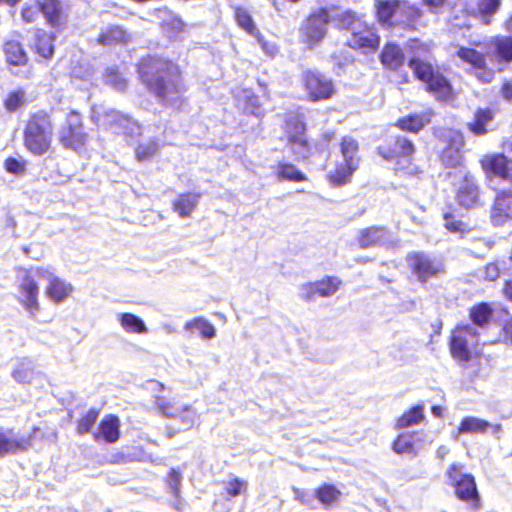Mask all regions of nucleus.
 <instances>
[{
	"instance_id": "1",
	"label": "nucleus",
	"mask_w": 512,
	"mask_h": 512,
	"mask_svg": "<svg viewBox=\"0 0 512 512\" xmlns=\"http://www.w3.org/2000/svg\"><path fill=\"white\" fill-rule=\"evenodd\" d=\"M139 82L163 107L181 111L187 103L180 66L168 58L146 55L136 64Z\"/></svg>"
},
{
	"instance_id": "2",
	"label": "nucleus",
	"mask_w": 512,
	"mask_h": 512,
	"mask_svg": "<svg viewBox=\"0 0 512 512\" xmlns=\"http://www.w3.org/2000/svg\"><path fill=\"white\" fill-rule=\"evenodd\" d=\"M376 141L375 153L384 162L392 164L395 176L407 178L421 173V169L415 161L417 148L410 138L385 130L377 137Z\"/></svg>"
},
{
	"instance_id": "3",
	"label": "nucleus",
	"mask_w": 512,
	"mask_h": 512,
	"mask_svg": "<svg viewBox=\"0 0 512 512\" xmlns=\"http://www.w3.org/2000/svg\"><path fill=\"white\" fill-rule=\"evenodd\" d=\"M55 122L46 110L31 112L22 129V145L33 157H43L54 151Z\"/></svg>"
},
{
	"instance_id": "4",
	"label": "nucleus",
	"mask_w": 512,
	"mask_h": 512,
	"mask_svg": "<svg viewBox=\"0 0 512 512\" xmlns=\"http://www.w3.org/2000/svg\"><path fill=\"white\" fill-rule=\"evenodd\" d=\"M414 78L424 85V90L439 102H450L456 98L451 80L441 68L418 56H412L407 62Z\"/></svg>"
},
{
	"instance_id": "5",
	"label": "nucleus",
	"mask_w": 512,
	"mask_h": 512,
	"mask_svg": "<svg viewBox=\"0 0 512 512\" xmlns=\"http://www.w3.org/2000/svg\"><path fill=\"white\" fill-rule=\"evenodd\" d=\"M17 302L28 312V314L37 320V313L41 309L39 301L40 288L36 276H46L48 269L42 266L35 267H15Z\"/></svg>"
},
{
	"instance_id": "6",
	"label": "nucleus",
	"mask_w": 512,
	"mask_h": 512,
	"mask_svg": "<svg viewBox=\"0 0 512 512\" xmlns=\"http://www.w3.org/2000/svg\"><path fill=\"white\" fill-rule=\"evenodd\" d=\"M341 161H336L333 170L327 175L326 179L333 187H341L349 184L354 172L358 169L360 163L359 143L350 136H345L340 142Z\"/></svg>"
},
{
	"instance_id": "7",
	"label": "nucleus",
	"mask_w": 512,
	"mask_h": 512,
	"mask_svg": "<svg viewBox=\"0 0 512 512\" xmlns=\"http://www.w3.org/2000/svg\"><path fill=\"white\" fill-rule=\"evenodd\" d=\"M479 333L470 324H459L449 337L448 346L451 357L461 364H467L474 358H479L478 347Z\"/></svg>"
},
{
	"instance_id": "8",
	"label": "nucleus",
	"mask_w": 512,
	"mask_h": 512,
	"mask_svg": "<svg viewBox=\"0 0 512 512\" xmlns=\"http://www.w3.org/2000/svg\"><path fill=\"white\" fill-rule=\"evenodd\" d=\"M88 140L83 114L75 109L69 110L58 132L60 146L65 150L79 152L86 147Z\"/></svg>"
},
{
	"instance_id": "9",
	"label": "nucleus",
	"mask_w": 512,
	"mask_h": 512,
	"mask_svg": "<svg viewBox=\"0 0 512 512\" xmlns=\"http://www.w3.org/2000/svg\"><path fill=\"white\" fill-rule=\"evenodd\" d=\"M462 466L458 463L449 465L445 476L453 487L455 496L462 502L470 505L473 510L481 508V496L475 478L470 473H461Z\"/></svg>"
},
{
	"instance_id": "10",
	"label": "nucleus",
	"mask_w": 512,
	"mask_h": 512,
	"mask_svg": "<svg viewBox=\"0 0 512 512\" xmlns=\"http://www.w3.org/2000/svg\"><path fill=\"white\" fill-rule=\"evenodd\" d=\"M301 85L306 100L312 103L331 100L337 93L334 80L316 69H306L302 72Z\"/></svg>"
},
{
	"instance_id": "11",
	"label": "nucleus",
	"mask_w": 512,
	"mask_h": 512,
	"mask_svg": "<svg viewBox=\"0 0 512 512\" xmlns=\"http://www.w3.org/2000/svg\"><path fill=\"white\" fill-rule=\"evenodd\" d=\"M329 22L330 13L327 7H319L311 11L299 28L301 41L309 47L318 45L327 34Z\"/></svg>"
},
{
	"instance_id": "12",
	"label": "nucleus",
	"mask_w": 512,
	"mask_h": 512,
	"mask_svg": "<svg viewBox=\"0 0 512 512\" xmlns=\"http://www.w3.org/2000/svg\"><path fill=\"white\" fill-rule=\"evenodd\" d=\"M407 266L421 284L440 277L445 272V266L440 259L431 257L425 252L413 251L406 256Z\"/></svg>"
},
{
	"instance_id": "13",
	"label": "nucleus",
	"mask_w": 512,
	"mask_h": 512,
	"mask_svg": "<svg viewBox=\"0 0 512 512\" xmlns=\"http://www.w3.org/2000/svg\"><path fill=\"white\" fill-rule=\"evenodd\" d=\"M479 165L487 180H498L512 186V158L505 153L484 154L479 159Z\"/></svg>"
},
{
	"instance_id": "14",
	"label": "nucleus",
	"mask_w": 512,
	"mask_h": 512,
	"mask_svg": "<svg viewBox=\"0 0 512 512\" xmlns=\"http://www.w3.org/2000/svg\"><path fill=\"white\" fill-rule=\"evenodd\" d=\"M39 432L40 427L33 426L27 435L16 437L13 428L7 430L0 428V457L28 451L33 446Z\"/></svg>"
},
{
	"instance_id": "15",
	"label": "nucleus",
	"mask_w": 512,
	"mask_h": 512,
	"mask_svg": "<svg viewBox=\"0 0 512 512\" xmlns=\"http://www.w3.org/2000/svg\"><path fill=\"white\" fill-rule=\"evenodd\" d=\"M456 56L476 71L475 76L481 83H490L494 79L495 73L488 67L484 53L471 47L460 46L456 51Z\"/></svg>"
},
{
	"instance_id": "16",
	"label": "nucleus",
	"mask_w": 512,
	"mask_h": 512,
	"mask_svg": "<svg viewBox=\"0 0 512 512\" xmlns=\"http://www.w3.org/2000/svg\"><path fill=\"white\" fill-rule=\"evenodd\" d=\"M481 186L476 177L469 171L464 173L455 192L456 203L465 209H473L482 204Z\"/></svg>"
},
{
	"instance_id": "17",
	"label": "nucleus",
	"mask_w": 512,
	"mask_h": 512,
	"mask_svg": "<svg viewBox=\"0 0 512 512\" xmlns=\"http://www.w3.org/2000/svg\"><path fill=\"white\" fill-rule=\"evenodd\" d=\"M490 221L495 227H503L512 221V189H498L490 207Z\"/></svg>"
},
{
	"instance_id": "18",
	"label": "nucleus",
	"mask_w": 512,
	"mask_h": 512,
	"mask_svg": "<svg viewBox=\"0 0 512 512\" xmlns=\"http://www.w3.org/2000/svg\"><path fill=\"white\" fill-rule=\"evenodd\" d=\"M464 137L460 131L449 129V144L440 153V161L446 168H461L465 166L462 152Z\"/></svg>"
},
{
	"instance_id": "19",
	"label": "nucleus",
	"mask_w": 512,
	"mask_h": 512,
	"mask_svg": "<svg viewBox=\"0 0 512 512\" xmlns=\"http://www.w3.org/2000/svg\"><path fill=\"white\" fill-rule=\"evenodd\" d=\"M1 48L9 67H23L29 63V55L22 42L20 32L14 31L9 38L3 41Z\"/></svg>"
},
{
	"instance_id": "20",
	"label": "nucleus",
	"mask_w": 512,
	"mask_h": 512,
	"mask_svg": "<svg viewBox=\"0 0 512 512\" xmlns=\"http://www.w3.org/2000/svg\"><path fill=\"white\" fill-rule=\"evenodd\" d=\"M284 133L287 144L291 148L309 150V141L306 136L307 126L300 114H292L284 120Z\"/></svg>"
},
{
	"instance_id": "21",
	"label": "nucleus",
	"mask_w": 512,
	"mask_h": 512,
	"mask_svg": "<svg viewBox=\"0 0 512 512\" xmlns=\"http://www.w3.org/2000/svg\"><path fill=\"white\" fill-rule=\"evenodd\" d=\"M342 286V280L337 276H325L314 282L302 285V299L309 302L317 296L327 298L334 295Z\"/></svg>"
},
{
	"instance_id": "22",
	"label": "nucleus",
	"mask_w": 512,
	"mask_h": 512,
	"mask_svg": "<svg viewBox=\"0 0 512 512\" xmlns=\"http://www.w3.org/2000/svg\"><path fill=\"white\" fill-rule=\"evenodd\" d=\"M380 41V36L372 26L360 23L358 29L352 31L347 45L354 50L373 52L379 48Z\"/></svg>"
},
{
	"instance_id": "23",
	"label": "nucleus",
	"mask_w": 512,
	"mask_h": 512,
	"mask_svg": "<svg viewBox=\"0 0 512 512\" xmlns=\"http://www.w3.org/2000/svg\"><path fill=\"white\" fill-rule=\"evenodd\" d=\"M131 41V35L122 25L111 24L101 29L94 42L103 47L126 46Z\"/></svg>"
},
{
	"instance_id": "24",
	"label": "nucleus",
	"mask_w": 512,
	"mask_h": 512,
	"mask_svg": "<svg viewBox=\"0 0 512 512\" xmlns=\"http://www.w3.org/2000/svg\"><path fill=\"white\" fill-rule=\"evenodd\" d=\"M55 41L56 35L54 33L38 28L34 33L31 50L39 61L48 62L55 54Z\"/></svg>"
},
{
	"instance_id": "25",
	"label": "nucleus",
	"mask_w": 512,
	"mask_h": 512,
	"mask_svg": "<svg viewBox=\"0 0 512 512\" xmlns=\"http://www.w3.org/2000/svg\"><path fill=\"white\" fill-rule=\"evenodd\" d=\"M120 420L114 414L105 415L99 422L98 428L92 433L96 442H105L112 444L120 439Z\"/></svg>"
},
{
	"instance_id": "26",
	"label": "nucleus",
	"mask_w": 512,
	"mask_h": 512,
	"mask_svg": "<svg viewBox=\"0 0 512 512\" xmlns=\"http://www.w3.org/2000/svg\"><path fill=\"white\" fill-rule=\"evenodd\" d=\"M432 114L433 112L430 110L420 113H409L399 117L394 122V126L402 132L418 134L431 123Z\"/></svg>"
},
{
	"instance_id": "27",
	"label": "nucleus",
	"mask_w": 512,
	"mask_h": 512,
	"mask_svg": "<svg viewBox=\"0 0 512 512\" xmlns=\"http://www.w3.org/2000/svg\"><path fill=\"white\" fill-rule=\"evenodd\" d=\"M40 9L49 27L57 31L65 27L66 15L59 0H40Z\"/></svg>"
},
{
	"instance_id": "28",
	"label": "nucleus",
	"mask_w": 512,
	"mask_h": 512,
	"mask_svg": "<svg viewBox=\"0 0 512 512\" xmlns=\"http://www.w3.org/2000/svg\"><path fill=\"white\" fill-rule=\"evenodd\" d=\"M154 405L156 409L165 416L180 417L185 423H194L195 411L190 405L177 406L176 403L161 397L155 399Z\"/></svg>"
},
{
	"instance_id": "29",
	"label": "nucleus",
	"mask_w": 512,
	"mask_h": 512,
	"mask_svg": "<svg viewBox=\"0 0 512 512\" xmlns=\"http://www.w3.org/2000/svg\"><path fill=\"white\" fill-rule=\"evenodd\" d=\"M494 118L495 110L493 108L478 107L466 127L474 136H483L489 132L488 126L493 122Z\"/></svg>"
},
{
	"instance_id": "30",
	"label": "nucleus",
	"mask_w": 512,
	"mask_h": 512,
	"mask_svg": "<svg viewBox=\"0 0 512 512\" xmlns=\"http://www.w3.org/2000/svg\"><path fill=\"white\" fill-rule=\"evenodd\" d=\"M379 60L386 70L397 71L405 63V54L399 44L387 42L382 48Z\"/></svg>"
},
{
	"instance_id": "31",
	"label": "nucleus",
	"mask_w": 512,
	"mask_h": 512,
	"mask_svg": "<svg viewBox=\"0 0 512 512\" xmlns=\"http://www.w3.org/2000/svg\"><path fill=\"white\" fill-rule=\"evenodd\" d=\"M43 277L48 280V285L45 289V294L54 303H61L72 293V285L57 277L49 270L48 274H46V276Z\"/></svg>"
},
{
	"instance_id": "32",
	"label": "nucleus",
	"mask_w": 512,
	"mask_h": 512,
	"mask_svg": "<svg viewBox=\"0 0 512 512\" xmlns=\"http://www.w3.org/2000/svg\"><path fill=\"white\" fill-rule=\"evenodd\" d=\"M492 59L498 64L512 63V36L497 35L491 38Z\"/></svg>"
},
{
	"instance_id": "33",
	"label": "nucleus",
	"mask_w": 512,
	"mask_h": 512,
	"mask_svg": "<svg viewBox=\"0 0 512 512\" xmlns=\"http://www.w3.org/2000/svg\"><path fill=\"white\" fill-rule=\"evenodd\" d=\"M200 197H201L200 193H194V192L180 193L172 201V210L175 213H177L179 217L188 218L192 215V213L196 209Z\"/></svg>"
},
{
	"instance_id": "34",
	"label": "nucleus",
	"mask_w": 512,
	"mask_h": 512,
	"mask_svg": "<svg viewBox=\"0 0 512 512\" xmlns=\"http://www.w3.org/2000/svg\"><path fill=\"white\" fill-rule=\"evenodd\" d=\"M502 0H476L471 15L484 25H490L500 10Z\"/></svg>"
},
{
	"instance_id": "35",
	"label": "nucleus",
	"mask_w": 512,
	"mask_h": 512,
	"mask_svg": "<svg viewBox=\"0 0 512 512\" xmlns=\"http://www.w3.org/2000/svg\"><path fill=\"white\" fill-rule=\"evenodd\" d=\"M403 2L400 0H376L375 16L377 21L386 26L393 25V18L400 10Z\"/></svg>"
},
{
	"instance_id": "36",
	"label": "nucleus",
	"mask_w": 512,
	"mask_h": 512,
	"mask_svg": "<svg viewBox=\"0 0 512 512\" xmlns=\"http://www.w3.org/2000/svg\"><path fill=\"white\" fill-rule=\"evenodd\" d=\"M494 316V308L488 302H479L469 308V319L477 327H487Z\"/></svg>"
},
{
	"instance_id": "37",
	"label": "nucleus",
	"mask_w": 512,
	"mask_h": 512,
	"mask_svg": "<svg viewBox=\"0 0 512 512\" xmlns=\"http://www.w3.org/2000/svg\"><path fill=\"white\" fill-rule=\"evenodd\" d=\"M385 236V227L369 226L359 230L356 240L359 247L367 249L379 245Z\"/></svg>"
},
{
	"instance_id": "38",
	"label": "nucleus",
	"mask_w": 512,
	"mask_h": 512,
	"mask_svg": "<svg viewBox=\"0 0 512 512\" xmlns=\"http://www.w3.org/2000/svg\"><path fill=\"white\" fill-rule=\"evenodd\" d=\"M314 496L323 507L331 508L339 502L342 493L334 484L322 483L315 488Z\"/></svg>"
},
{
	"instance_id": "39",
	"label": "nucleus",
	"mask_w": 512,
	"mask_h": 512,
	"mask_svg": "<svg viewBox=\"0 0 512 512\" xmlns=\"http://www.w3.org/2000/svg\"><path fill=\"white\" fill-rule=\"evenodd\" d=\"M232 9L234 21L241 30L251 36L258 34L259 29L248 9L239 5L233 6Z\"/></svg>"
},
{
	"instance_id": "40",
	"label": "nucleus",
	"mask_w": 512,
	"mask_h": 512,
	"mask_svg": "<svg viewBox=\"0 0 512 512\" xmlns=\"http://www.w3.org/2000/svg\"><path fill=\"white\" fill-rule=\"evenodd\" d=\"M424 418L425 415L423 405L416 404L397 418L395 427L397 429H403L413 425H418L424 420Z\"/></svg>"
},
{
	"instance_id": "41",
	"label": "nucleus",
	"mask_w": 512,
	"mask_h": 512,
	"mask_svg": "<svg viewBox=\"0 0 512 512\" xmlns=\"http://www.w3.org/2000/svg\"><path fill=\"white\" fill-rule=\"evenodd\" d=\"M27 103L26 92L19 87L7 93L3 99V107L9 113H14L23 108Z\"/></svg>"
},
{
	"instance_id": "42",
	"label": "nucleus",
	"mask_w": 512,
	"mask_h": 512,
	"mask_svg": "<svg viewBox=\"0 0 512 512\" xmlns=\"http://www.w3.org/2000/svg\"><path fill=\"white\" fill-rule=\"evenodd\" d=\"M119 322L121 327L130 334H144L147 332V327L144 321L137 315L129 312L121 313L119 315Z\"/></svg>"
},
{
	"instance_id": "43",
	"label": "nucleus",
	"mask_w": 512,
	"mask_h": 512,
	"mask_svg": "<svg viewBox=\"0 0 512 512\" xmlns=\"http://www.w3.org/2000/svg\"><path fill=\"white\" fill-rule=\"evenodd\" d=\"M489 427L490 423L488 421L474 416H467L460 421L457 432L458 434L485 433Z\"/></svg>"
},
{
	"instance_id": "44",
	"label": "nucleus",
	"mask_w": 512,
	"mask_h": 512,
	"mask_svg": "<svg viewBox=\"0 0 512 512\" xmlns=\"http://www.w3.org/2000/svg\"><path fill=\"white\" fill-rule=\"evenodd\" d=\"M159 26L163 33L170 39H174L183 32L185 23L180 17L169 11L167 17L159 23Z\"/></svg>"
},
{
	"instance_id": "45",
	"label": "nucleus",
	"mask_w": 512,
	"mask_h": 512,
	"mask_svg": "<svg viewBox=\"0 0 512 512\" xmlns=\"http://www.w3.org/2000/svg\"><path fill=\"white\" fill-rule=\"evenodd\" d=\"M276 177L280 181L303 182L306 176L292 163L280 162L277 165Z\"/></svg>"
},
{
	"instance_id": "46",
	"label": "nucleus",
	"mask_w": 512,
	"mask_h": 512,
	"mask_svg": "<svg viewBox=\"0 0 512 512\" xmlns=\"http://www.w3.org/2000/svg\"><path fill=\"white\" fill-rule=\"evenodd\" d=\"M415 433H401L392 443V449L397 454H412L416 455L417 450L414 441Z\"/></svg>"
},
{
	"instance_id": "47",
	"label": "nucleus",
	"mask_w": 512,
	"mask_h": 512,
	"mask_svg": "<svg viewBox=\"0 0 512 512\" xmlns=\"http://www.w3.org/2000/svg\"><path fill=\"white\" fill-rule=\"evenodd\" d=\"M100 414L98 408L92 407L87 412L82 414L75 424V431L78 435L82 436L89 432L95 425Z\"/></svg>"
},
{
	"instance_id": "48",
	"label": "nucleus",
	"mask_w": 512,
	"mask_h": 512,
	"mask_svg": "<svg viewBox=\"0 0 512 512\" xmlns=\"http://www.w3.org/2000/svg\"><path fill=\"white\" fill-rule=\"evenodd\" d=\"M185 329L190 331H198L202 338L212 339L216 335L215 327L202 317L193 318L185 324Z\"/></svg>"
},
{
	"instance_id": "49",
	"label": "nucleus",
	"mask_w": 512,
	"mask_h": 512,
	"mask_svg": "<svg viewBox=\"0 0 512 512\" xmlns=\"http://www.w3.org/2000/svg\"><path fill=\"white\" fill-rule=\"evenodd\" d=\"M444 227L450 233L464 235L471 231L468 223L456 218L452 212H446L443 215Z\"/></svg>"
},
{
	"instance_id": "50",
	"label": "nucleus",
	"mask_w": 512,
	"mask_h": 512,
	"mask_svg": "<svg viewBox=\"0 0 512 512\" xmlns=\"http://www.w3.org/2000/svg\"><path fill=\"white\" fill-rule=\"evenodd\" d=\"M105 83L113 89L124 92L127 88V80L123 77L122 73L116 67H110L104 74Z\"/></svg>"
},
{
	"instance_id": "51",
	"label": "nucleus",
	"mask_w": 512,
	"mask_h": 512,
	"mask_svg": "<svg viewBox=\"0 0 512 512\" xmlns=\"http://www.w3.org/2000/svg\"><path fill=\"white\" fill-rule=\"evenodd\" d=\"M159 151L157 141L150 140L147 143L139 144L135 149V157L139 162L151 160Z\"/></svg>"
},
{
	"instance_id": "52",
	"label": "nucleus",
	"mask_w": 512,
	"mask_h": 512,
	"mask_svg": "<svg viewBox=\"0 0 512 512\" xmlns=\"http://www.w3.org/2000/svg\"><path fill=\"white\" fill-rule=\"evenodd\" d=\"M39 13H41L40 0H37L33 3L25 4L21 9L20 15L24 23L32 24L37 21Z\"/></svg>"
},
{
	"instance_id": "53",
	"label": "nucleus",
	"mask_w": 512,
	"mask_h": 512,
	"mask_svg": "<svg viewBox=\"0 0 512 512\" xmlns=\"http://www.w3.org/2000/svg\"><path fill=\"white\" fill-rule=\"evenodd\" d=\"M27 161L22 158L7 157L3 162V167L7 173L13 175H22L26 171Z\"/></svg>"
},
{
	"instance_id": "54",
	"label": "nucleus",
	"mask_w": 512,
	"mask_h": 512,
	"mask_svg": "<svg viewBox=\"0 0 512 512\" xmlns=\"http://www.w3.org/2000/svg\"><path fill=\"white\" fill-rule=\"evenodd\" d=\"M247 491V482L238 477H232L228 480L225 492L230 498H235Z\"/></svg>"
},
{
	"instance_id": "55",
	"label": "nucleus",
	"mask_w": 512,
	"mask_h": 512,
	"mask_svg": "<svg viewBox=\"0 0 512 512\" xmlns=\"http://www.w3.org/2000/svg\"><path fill=\"white\" fill-rule=\"evenodd\" d=\"M501 275V269L496 262H488L481 269V278L486 282H495Z\"/></svg>"
},
{
	"instance_id": "56",
	"label": "nucleus",
	"mask_w": 512,
	"mask_h": 512,
	"mask_svg": "<svg viewBox=\"0 0 512 512\" xmlns=\"http://www.w3.org/2000/svg\"><path fill=\"white\" fill-rule=\"evenodd\" d=\"M499 340L503 344L512 345V315L502 323L499 331Z\"/></svg>"
},
{
	"instance_id": "57",
	"label": "nucleus",
	"mask_w": 512,
	"mask_h": 512,
	"mask_svg": "<svg viewBox=\"0 0 512 512\" xmlns=\"http://www.w3.org/2000/svg\"><path fill=\"white\" fill-rule=\"evenodd\" d=\"M253 37H255L261 49L266 55L270 57L276 55V53L278 52L277 46L274 43L266 40L263 34L260 32V30L258 31V34H254Z\"/></svg>"
},
{
	"instance_id": "58",
	"label": "nucleus",
	"mask_w": 512,
	"mask_h": 512,
	"mask_svg": "<svg viewBox=\"0 0 512 512\" xmlns=\"http://www.w3.org/2000/svg\"><path fill=\"white\" fill-rule=\"evenodd\" d=\"M106 117L108 118V125L110 127H113V126H119L121 125L123 122H129L130 121V117L126 114H123L119 111H115V110H111L109 112L106 113Z\"/></svg>"
},
{
	"instance_id": "59",
	"label": "nucleus",
	"mask_w": 512,
	"mask_h": 512,
	"mask_svg": "<svg viewBox=\"0 0 512 512\" xmlns=\"http://www.w3.org/2000/svg\"><path fill=\"white\" fill-rule=\"evenodd\" d=\"M339 20L347 27L352 26L358 22L359 19L355 12L351 10H345L339 15Z\"/></svg>"
},
{
	"instance_id": "60",
	"label": "nucleus",
	"mask_w": 512,
	"mask_h": 512,
	"mask_svg": "<svg viewBox=\"0 0 512 512\" xmlns=\"http://www.w3.org/2000/svg\"><path fill=\"white\" fill-rule=\"evenodd\" d=\"M292 491H293L295 499L297 501H299L300 503H302L304 505H308L311 502V496L308 493V491L298 488V487H293Z\"/></svg>"
},
{
	"instance_id": "61",
	"label": "nucleus",
	"mask_w": 512,
	"mask_h": 512,
	"mask_svg": "<svg viewBox=\"0 0 512 512\" xmlns=\"http://www.w3.org/2000/svg\"><path fill=\"white\" fill-rule=\"evenodd\" d=\"M500 94L506 101H512V79L505 80L500 88Z\"/></svg>"
},
{
	"instance_id": "62",
	"label": "nucleus",
	"mask_w": 512,
	"mask_h": 512,
	"mask_svg": "<svg viewBox=\"0 0 512 512\" xmlns=\"http://www.w3.org/2000/svg\"><path fill=\"white\" fill-rule=\"evenodd\" d=\"M502 295L508 301L512 303V278L507 279L503 282Z\"/></svg>"
},
{
	"instance_id": "63",
	"label": "nucleus",
	"mask_w": 512,
	"mask_h": 512,
	"mask_svg": "<svg viewBox=\"0 0 512 512\" xmlns=\"http://www.w3.org/2000/svg\"><path fill=\"white\" fill-rule=\"evenodd\" d=\"M422 1L425 5L429 6L430 9H432L433 11H436V10L442 8L446 3V0H422Z\"/></svg>"
},
{
	"instance_id": "64",
	"label": "nucleus",
	"mask_w": 512,
	"mask_h": 512,
	"mask_svg": "<svg viewBox=\"0 0 512 512\" xmlns=\"http://www.w3.org/2000/svg\"><path fill=\"white\" fill-rule=\"evenodd\" d=\"M503 28L510 34L509 36H512V13L503 22Z\"/></svg>"
}]
</instances>
